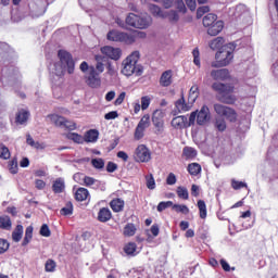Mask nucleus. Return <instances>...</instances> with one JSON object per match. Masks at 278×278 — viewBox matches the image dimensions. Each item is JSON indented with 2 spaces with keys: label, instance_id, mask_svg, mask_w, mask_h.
I'll use <instances>...</instances> for the list:
<instances>
[{
  "label": "nucleus",
  "instance_id": "nucleus-54",
  "mask_svg": "<svg viewBox=\"0 0 278 278\" xmlns=\"http://www.w3.org/2000/svg\"><path fill=\"white\" fill-rule=\"evenodd\" d=\"M168 207H173V201L160 202L156 210L157 212H164V210H168Z\"/></svg>",
  "mask_w": 278,
  "mask_h": 278
},
{
  "label": "nucleus",
  "instance_id": "nucleus-34",
  "mask_svg": "<svg viewBox=\"0 0 278 278\" xmlns=\"http://www.w3.org/2000/svg\"><path fill=\"white\" fill-rule=\"evenodd\" d=\"M22 239H23V225H17L12 232V240L13 242H21Z\"/></svg>",
  "mask_w": 278,
  "mask_h": 278
},
{
  "label": "nucleus",
  "instance_id": "nucleus-52",
  "mask_svg": "<svg viewBox=\"0 0 278 278\" xmlns=\"http://www.w3.org/2000/svg\"><path fill=\"white\" fill-rule=\"evenodd\" d=\"M91 164L93 168H97L98 170L105 167V161H103V159H92Z\"/></svg>",
  "mask_w": 278,
  "mask_h": 278
},
{
  "label": "nucleus",
  "instance_id": "nucleus-56",
  "mask_svg": "<svg viewBox=\"0 0 278 278\" xmlns=\"http://www.w3.org/2000/svg\"><path fill=\"white\" fill-rule=\"evenodd\" d=\"M144 128L137 126L135 129V140H142V138H144Z\"/></svg>",
  "mask_w": 278,
  "mask_h": 278
},
{
  "label": "nucleus",
  "instance_id": "nucleus-22",
  "mask_svg": "<svg viewBox=\"0 0 278 278\" xmlns=\"http://www.w3.org/2000/svg\"><path fill=\"white\" fill-rule=\"evenodd\" d=\"M112 219V211H110L108 207L100 208L98 213V220L100 223H108V220Z\"/></svg>",
  "mask_w": 278,
  "mask_h": 278
},
{
  "label": "nucleus",
  "instance_id": "nucleus-21",
  "mask_svg": "<svg viewBox=\"0 0 278 278\" xmlns=\"http://www.w3.org/2000/svg\"><path fill=\"white\" fill-rule=\"evenodd\" d=\"M66 188V185L64 182V178H56L53 181L52 190L54 194H62L64 192V189Z\"/></svg>",
  "mask_w": 278,
  "mask_h": 278
},
{
  "label": "nucleus",
  "instance_id": "nucleus-55",
  "mask_svg": "<svg viewBox=\"0 0 278 278\" xmlns=\"http://www.w3.org/2000/svg\"><path fill=\"white\" fill-rule=\"evenodd\" d=\"M192 55H193V63L195 64V66L201 68V59L199 58L200 55L199 48L193 49Z\"/></svg>",
  "mask_w": 278,
  "mask_h": 278
},
{
  "label": "nucleus",
  "instance_id": "nucleus-11",
  "mask_svg": "<svg viewBox=\"0 0 278 278\" xmlns=\"http://www.w3.org/2000/svg\"><path fill=\"white\" fill-rule=\"evenodd\" d=\"M101 53H103V55H105L110 60H114L115 62H117V60L123 55V50H121V48L104 46L101 48Z\"/></svg>",
  "mask_w": 278,
  "mask_h": 278
},
{
  "label": "nucleus",
  "instance_id": "nucleus-64",
  "mask_svg": "<svg viewBox=\"0 0 278 278\" xmlns=\"http://www.w3.org/2000/svg\"><path fill=\"white\" fill-rule=\"evenodd\" d=\"M118 169V165L114 162H109L106 165V172L108 173H114L115 170Z\"/></svg>",
  "mask_w": 278,
  "mask_h": 278
},
{
  "label": "nucleus",
  "instance_id": "nucleus-53",
  "mask_svg": "<svg viewBox=\"0 0 278 278\" xmlns=\"http://www.w3.org/2000/svg\"><path fill=\"white\" fill-rule=\"evenodd\" d=\"M149 105H151V97L143 96L141 97V110H149Z\"/></svg>",
  "mask_w": 278,
  "mask_h": 278
},
{
  "label": "nucleus",
  "instance_id": "nucleus-44",
  "mask_svg": "<svg viewBox=\"0 0 278 278\" xmlns=\"http://www.w3.org/2000/svg\"><path fill=\"white\" fill-rule=\"evenodd\" d=\"M9 170L12 175H16V173H18V160L16 157H13L10 162H9Z\"/></svg>",
  "mask_w": 278,
  "mask_h": 278
},
{
  "label": "nucleus",
  "instance_id": "nucleus-40",
  "mask_svg": "<svg viewBox=\"0 0 278 278\" xmlns=\"http://www.w3.org/2000/svg\"><path fill=\"white\" fill-rule=\"evenodd\" d=\"M188 173L191 174L193 177L201 174V165L199 163H191L188 165Z\"/></svg>",
  "mask_w": 278,
  "mask_h": 278
},
{
  "label": "nucleus",
  "instance_id": "nucleus-48",
  "mask_svg": "<svg viewBox=\"0 0 278 278\" xmlns=\"http://www.w3.org/2000/svg\"><path fill=\"white\" fill-rule=\"evenodd\" d=\"M11 155L10 149L5 144H0V159L10 160Z\"/></svg>",
  "mask_w": 278,
  "mask_h": 278
},
{
  "label": "nucleus",
  "instance_id": "nucleus-43",
  "mask_svg": "<svg viewBox=\"0 0 278 278\" xmlns=\"http://www.w3.org/2000/svg\"><path fill=\"white\" fill-rule=\"evenodd\" d=\"M172 207L178 214H190V208L186 204H173Z\"/></svg>",
  "mask_w": 278,
  "mask_h": 278
},
{
  "label": "nucleus",
  "instance_id": "nucleus-5",
  "mask_svg": "<svg viewBox=\"0 0 278 278\" xmlns=\"http://www.w3.org/2000/svg\"><path fill=\"white\" fill-rule=\"evenodd\" d=\"M153 23V18L148 14L129 13L126 16V25L134 27V29H149Z\"/></svg>",
  "mask_w": 278,
  "mask_h": 278
},
{
  "label": "nucleus",
  "instance_id": "nucleus-33",
  "mask_svg": "<svg viewBox=\"0 0 278 278\" xmlns=\"http://www.w3.org/2000/svg\"><path fill=\"white\" fill-rule=\"evenodd\" d=\"M31 238H34V227L28 226L25 230V237L22 242V247H27V244H29V242H31Z\"/></svg>",
  "mask_w": 278,
  "mask_h": 278
},
{
  "label": "nucleus",
  "instance_id": "nucleus-6",
  "mask_svg": "<svg viewBox=\"0 0 278 278\" xmlns=\"http://www.w3.org/2000/svg\"><path fill=\"white\" fill-rule=\"evenodd\" d=\"M58 58L60 64L66 68L68 75H73L75 73V60H73V54L66 50H59Z\"/></svg>",
  "mask_w": 278,
  "mask_h": 278
},
{
  "label": "nucleus",
  "instance_id": "nucleus-4",
  "mask_svg": "<svg viewBox=\"0 0 278 278\" xmlns=\"http://www.w3.org/2000/svg\"><path fill=\"white\" fill-rule=\"evenodd\" d=\"M212 88L218 93L217 99L220 101V103H226L227 105H233V103H236L237 98L233 94V86L214 83Z\"/></svg>",
  "mask_w": 278,
  "mask_h": 278
},
{
  "label": "nucleus",
  "instance_id": "nucleus-58",
  "mask_svg": "<svg viewBox=\"0 0 278 278\" xmlns=\"http://www.w3.org/2000/svg\"><path fill=\"white\" fill-rule=\"evenodd\" d=\"M40 236H43V238H49V236H51V230L49 229V226L47 224H43L41 226Z\"/></svg>",
  "mask_w": 278,
  "mask_h": 278
},
{
  "label": "nucleus",
  "instance_id": "nucleus-30",
  "mask_svg": "<svg viewBox=\"0 0 278 278\" xmlns=\"http://www.w3.org/2000/svg\"><path fill=\"white\" fill-rule=\"evenodd\" d=\"M217 18L218 16L216 14L208 13L203 17V25L210 28L212 25L218 22Z\"/></svg>",
  "mask_w": 278,
  "mask_h": 278
},
{
  "label": "nucleus",
  "instance_id": "nucleus-45",
  "mask_svg": "<svg viewBox=\"0 0 278 278\" xmlns=\"http://www.w3.org/2000/svg\"><path fill=\"white\" fill-rule=\"evenodd\" d=\"M182 155H185L187 160H192L197 155V151L194 150V148L185 147L182 150Z\"/></svg>",
  "mask_w": 278,
  "mask_h": 278
},
{
  "label": "nucleus",
  "instance_id": "nucleus-20",
  "mask_svg": "<svg viewBox=\"0 0 278 278\" xmlns=\"http://www.w3.org/2000/svg\"><path fill=\"white\" fill-rule=\"evenodd\" d=\"M147 38V33L140 30H134L132 33H128V42L129 45H134L137 40H144Z\"/></svg>",
  "mask_w": 278,
  "mask_h": 278
},
{
  "label": "nucleus",
  "instance_id": "nucleus-10",
  "mask_svg": "<svg viewBox=\"0 0 278 278\" xmlns=\"http://www.w3.org/2000/svg\"><path fill=\"white\" fill-rule=\"evenodd\" d=\"M50 121L54 123L56 127H65V129H70L71 131H73V129H77V126L74 122L65 119L63 116L58 114L50 115Z\"/></svg>",
  "mask_w": 278,
  "mask_h": 278
},
{
  "label": "nucleus",
  "instance_id": "nucleus-9",
  "mask_svg": "<svg viewBox=\"0 0 278 278\" xmlns=\"http://www.w3.org/2000/svg\"><path fill=\"white\" fill-rule=\"evenodd\" d=\"M134 159L137 162L147 163L151 161V151H149L148 147L144 144H140L135 150Z\"/></svg>",
  "mask_w": 278,
  "mask_h": 278
},
{
  "label": "nucleus",
  "instance_id": "nucleus-7",
  "mask_svg": "<svg viewBox=\"0 0 278 278\" xmlns=\"http://www.w3.org/2000/svg\"><path fill=\"white\" fill-rule=\"evenodd\" d=\"M106 39L111 42H123L124 45H129V33L112 29L108 33Z\"/></svg>",
  "mask_w": 278,
  "mask_h": 278
},
{
  "label": "nucleus",
  "instance_id": "nucleus-18",
  "mask_svg": "<svg viewBox=\"0 0 278 278\" xmlns=\"http://www.w3.org/2000/svg\"><path fill=\"white\" fill-rule=\"evenodd\" d=\"M225 23L223 21H217L210 26L207 34L208 36H218V34L223 31Z\"/></svg>",
  "mask_w": 278,
  "mask_h": 278
},
{
  "label": "nucleus",
  "instance_id": "nucleus-57",
  "mask_svg": "<svg viewBox=\"0 0 278 278\" xmlns=\"http://www.w3.org/2000/svg\"><path fill=\"white\" fill-rule=\"evenodd\" d=\"M207 12H210V7H207V5H203V7L198 8L197 18H202L203 14H207Z\"/></svg>",
  "mask_w": 278,
  "mask_h": 278
},
{
  "label": "nucleus",
  "instance_id": "nucleus-51",
  "mask_svg": "<svg viewBox=\"0 0 278 278\" xmlns=\"http://www.w3.org/2000/svg\"><path fill=\"white\" fill-rule=\"evenodd\" d=\"M10 250V242L8 240L0 238V255H3V253H8Z\"/></svg>",
  "mask_w": 278,
  "mask_h": 278
},
{
  "label": "nucleus",
  "instance_id": "nucleus-41",
  "mask_svg": "<svg viewBox=\"0 0 278 278\" xmlns=\"http://www.w3.org/2000/svg\"><path fill=\"white\" fill-rule=\"evenodd\" d=\"M136 225L134 224H127L124 227V236L131 238V236H136Z\"/></svg>",
  "mask_w": 278,
  "mask_h": 278
},
{
  "label": "nucleus",
  "instance_id": "nucleus-59",
  "mask_svg": "<svg viewBox=\"0 0 278 278\" xmlns=\"http://www.w3.org/2000/svg\"><path fill=\"white\" fill-rule=\"evenodd\" d=\"M231 186L233 190H240L242 188H247V182L238 181V180H232Z\"/></svg>",
  "mask_w": 278,
  "mask_h": 278
},
{
  "label": "nucleus",
  "instance_id": "nucleus-61",
  "mask_svg": "<svg viewBox=\"0 0 278 278\" xmlns=\"http://www.w3.org/2000/svg\"><path fill=\"white\" fill-rule=\"evenodd\" d=\"M166 184H167V186H175L177 184V176H175V174L170 173L167 176Z\"/></svg>",
  "mask_w": 278,
  "mask_h": 278
},
{
  "label": "nucleus",
  "instance_id": "nucleus-36",
  "mask_svg": "<svg viewBox=\"0 0 278 278\" xmlns=\"http://www.w3.org/2000/svg\"><path fill=\"white\" fill-rule=\"evenodd\" d=\"M27 118H29V112L22 110L18 111L16 114V123L20 125H24V123H27Z\"/></svg>",
  "mask_w": 278,
  "mask_h": 278
},
{
  "label": "nucleus",
  "instance_id": "nucleus-23",
  "mask_svg": "<svg viewBox=\"0 0 278 278\" xmlns=\"http://www.w3.org/2000/svg\"><path fill=\"white\" fill-rule=\"evenodd\" d=\"M94 60L97 62L94 71L98 73V75H101V73H103V71H105V56L102 55H96Z\"/></svg>",
  "mask_w": 278,
  "mask_h": 278
},
{
  "label": "nucleus",
  "instance_id": "nucleus-50",
  "mask_svg": "<svg viewBox=\"0 0 278 278\" xmlns=\"http://www.w3.org/2000/svg\"><path fill=\"white\" fill-rule=\"evenodd\" d=\"M58 265L55 264V261L53 260H48L45 264V270L46 273H55V267Z\"/></svg>",
  "mask_w": 278,
  "mask_h": 278
},
{
  "label": "nucleus",
  "instance_id": "nucleus-27",
  "mask_svg": "<svg viewBox=\"0 0 278 278\" xmlns=\"http://www.w3.org/2000/svg\"><path fill=\"white\" fill-rule=\"evenodd\" d=\"M85 142H97L99 140V130H88L84 137Z\"/></svg>",
  "mask_w": 278,
  "mask_h": 278
},
{
  "label": "nucleus",
  "instance_id": "nucleus-35",
  "mask_svg": "<svg viewBox=\"0 0 278 278\" xmlns=\"http://www.w3.org/2000/svg\"><path fill=\"white\" fill-rule=\"evenodd\" d=\"M0 229H5L7 231L12 229V219L9 216L0 217Z\"/></svg>",
  "mask_w": 278,
  "mask_h": 278
},
{
  "label": "nucleus",
  "instance_id": "nucleus-25",
  "mask_svg": "<svg viewBox=\"0 0 278 278\" xmlns=\"http://www.w3.org/2000/svg\"><path fill=\"white\" fill-rule=\"evenodd\" d=\"M110 205L113 212H123L125 210V201L119 198L112 200Z\"/></svg>",
  "mask_w": 278,
  "mask_h": 278
},
{
  "label": "nucleus",
  "instance_id": "nucleus-62",
  "mask_svg": "<svg viewBox=\"0 0 278 278\" xmlns=\"http://www.w3.org/2000/svg\"><path fill=\"white\" fill-rule=\"evenodd\" d=\"M166 16H168L169 21H179V13L175 10H172L168 13H166Z\"/></svg>",
  "mask_w": 278,
  "mask_h": 278
},
{
  "label": "nucleus",
  "instance_id": "nucleus-12",
  "mask_svg": "<svg viewBox=\"0 0 278 278\" xmlns=\"http://www.w3.org/2000/svg\"><path fill=\"white\" fill-rule=\"evenodd\" d=\"M162 5L165 10H170V8H176L178 12L186 14L187 9L184 0H162Z\"/></svg>",
  "mask_w": 278,
  "mask_h": 278
},
{
  "label": "nucleus",
  "instance_id": "nucleus-39",
  "mask_svg": "<svg viewBox=\"0 0 278 278\" xmlns=\"http://www.w3.org/2000/svg\"><path fill=\"white\" fill-rule=\"evenodd\" d=\"M66 138L68 140H73V142H76V144H84L85 139L81 137V135L76 134V132H68L66 135Z\"/></svg>",
  "mask_w": 278,
  "mask_h": 278
},
{
  "label": "nucleus",
  "instance_id": "nucleus-19",
  "mask_svg": "<svg viewBox=\"0 0 278 278\" xmlns=\"http://www.w3.org/2000/svg\"><path fill=\"white\" fill-rule=\"evenodd\" d=\"M187 123H188V117L184 115L176 116L172 119V127H174V129H184Z\"/></svg>",
  "mask_w": 278,
  "mask_h": 278
},
{
  "label": "nucleus",
  "instance_id": "nucleus-15",
  "mask_svg": "<svg viewBox=\"0 0 278 278\" xmlns=\"http://www.w3.org/2000/svg\"><path fill=\"white\" fill-rule=\"evenodd\" d=\"M210 108H207V105H203L200 112L198 113L197 123L199 125H205L210 121Z\"/></svg>",
  "mask_w": 278,
  "mask_h": 278
},
{
  "label": "nucleus",
  "instance_id": "nucleus-26",
  "mask_svg": "<svg viewBox=\"0 0 278 278\" xmlns=\"http://www.w3.org/2000/svg\"><path fill=\"white\" fill-rule=\"evenodd\" d=\"M88 197H90V191L84 187L78 188L75 192L76 201H86Z\"/></svg>",
  "mask_w": 278,
  "mask_h": 278
},
{
  "label": "nucleus",
  "instance_id": "nucleus-17",
  "mask_svg": "<svg viewBox=\"0 0 278 278\" xmlns=\"http://www.w3.org/2000/svg\"><path fill=\"white\" fill-rule=\"evenodd\" d=\"M173 84V71L167 70L162 73L160 77V86L163 88H168Z\"/></svg>",
  "mask_w": 278,
  "mask_h": 278
},
{
  "label": "nucleus",
  "instance_id": "nucleus-47",
  "mask_svg": "<svg viewBox=\"0 0 278 278\" xmlns=\"http://www.w3.org/2000/svg\"><path fill=\"white\" fill-rule=\"evenodd\" d=\"M60 214L62 216H72L73 214V202H67L63 208H61Z\"/></svg>",
  "mask_w": 278,
  "mask_h": 278
},
{
  "label": "nucleus",
  "instance_id": "nucleus-37",
  "mask_svg": "<svg viewBox=\"0 0 278 278\" xmlns=\"http://www.w3.org/2000/svg\"><path fill=\"white\" fill-rule=\"evenodd\" d=\"M198 208H199V213H200V218H202V219L207 218V205L205 204V201L199 200Z\"/></svg>",
  "mask_w": 278,
  "mask_h": 278
},
{
  "label": "nucleus",
  "instance_id": "nucleus-42",
  "mask_svg": "<svg viewBox=\"0 0 278 278\" xmlns=\"http://www.w3.org/2000/svg\"><path fill=\"white\" fill-rule=\"evenodd\" d=\"M178 198L188 201L190 199V193L188 192V188L186 187H178L176 190Z\"/></svg>",
  "mask_w": 278,
  "mask_h": 278
},
{
  "label": "nucleus",
  "instance_id": "nucleus-8",
  "mask_svg": "<svg viewBox=\"0 0 278 278\" xmlns=\"http://www.w3.org/2000/svg\"><path fill=\"white\" fill-rule=\"evenodd\" d=\"M85 80L89 88H99L101 86V77H99L94 66H90L89 72L85 75Z\"/></svg>",
  "mask_w": 278,
  "mask_h": 278
},
{
  "label": "nucleus",
  "instance_id": "nucleus-13",
  "mask_svg": "<svg viewBox=\"0 0 278 278\" xmlns=\"http://www.w3.org/2000/svg\"><path fill=\"white\" fill-rule=\"evenodd\" d=\"M175 109L178 114H184V112H190V110H192V104H190L189 100L188 103H186V99L182 94L181 98L175 102Z\"/></svg>",
  "mask_w": 278,
  "mask_h": 278
},
{
  "label": "nucleus",
  "instance_id": "nucleus-14",
  "mask_svg": "<svg viewBox=\"0 0 278 278\" xmlns=\"http://www.w3.org/2000/svg\"><path fill=\"white\" fill-rule=\"evenodd\" d=\"M83 185L87 188H92L93 190H103V182L101 180L94 179L93 177L83 176Z\"/></svg>",
  "mask_w": 278,
  "mask_h": 278
},
{
  "label": "nucleus",
  "instance_id": "nucleus-63",
  "mask_svg": "<svg viewBox=\"0 0 278 278\" xmlns=\"http://www.w3.org/2000/svg\"><path fill=\"white\" fill-rule=\"evenodd\" d=\"M125 97H127V93L123 91L119 93V96L116 98L114 105H123V101H125Z\"/></svg>",
  "mask_w": 278,
  "mask_h": 278
},
{
  "label": "nucleus",
  "instance_id": "nucleus-49",
  "mask_svg": "<svg viewBox=\"0 0 278 278\" xmlns=\"http://www.w3.org/2000/svg\"><path fill=\"white\" fill-rule=\"evenodd\" d=\"M146 186L149 190H155V178L153 174L146 176Z\"/></svg>",
  "mask_w": 278,
  "mask_h": 278
},
{
  "label": "nucleus",
  "instance_id": "nucleus-16",
  "mask_svg": "<svg viewBox=\"0 0 278 278\" xmlns=\"http://www.w3.org/2000/svg\"><path fill=\"white\" fill-rule=\"evenodd\" d=\"M211 77L216 81H225L226 79H229V70L227 68L213 70L211 72Z\"/></svg>",
  "mask_w": 278,
  "mask_h": 278
},
{
  "label": "nucleus",
  "instance_id": "nucleus-31",
  "mask_svg": "<svg viewBox=\"0 0 278 278\" xmlns=\"http://www.w3.org/2000/svg\"><path fill=\"white\" fill-rule=\"evenodd\" d=\"M150 12L156 18H166V13L162 12V8L155 4H150Z\"/></svg>",
  "mask_w": 278,
  "mask_h": 278
},
{
  "label": "nucleus",
  "instance_id": "nucleus-28",
  "mask_svg": "<svg viewBox=\"0 0 278 278\" xmlns=\"http://www.w3.org/2000/svg\"><path fill=\"white\" fill-rule=\"evenodd\" d=\"M225 47V38L216 37L210 42V49L216 51L217 49H223Z\"/></svg>",
  "mask_w": 278,
  "mask_h": 278
},
{
  "label": "nucleus",
  "instance_id": "nucleus-38",
  "mask_svg": "<svg viewBox=\"0 0 278 278\" xmlns=\"http://www.w3.org/2000/svg\"><path fill=\"white\" fill-rule=\"evenodd\" d=\"M137 127H141L142 129H149V127H151V116H149V114L143 115L139 121Z\"/></svg>",
  "mask_w": 278,
  "mask_h": 278
},
{
  "label": "nucleus",
  "instance_id": "nucleus-29",
  "mask_svg": "<svg viewBox=\"0 0 278 278\" xmlns=\"http://www.w3.org/2000/svg\"><path fill=\"white\" fill-rule=\"evenodd\" d=\"M152 123H153L154 127L156 128V130L159 131V134H161V131H163V129H164V119H162V117L157 116V112H155L153 114Z\"/></svg>",
  "mask_w": 278,
  "mask_h": 278
},
{
  "label": "nucleus",
  "instance_id": "nucleus-2",
  "mask_svg": "<svg viewBox=\"0 0 278 278\" xmlns=\"http://www.w3.org/2000/svg\"><path fill=\"white\" fill-rule=\"evenodd\" d=\"M236 42L225 45L220 51L215 54V62L211 63L213 68H220L223 66H229L233 60V51H236Z\"/></svg>",
  "mask_w": 278,
  "mask_h": 278
},
{
  "label": "nucleus",
  "instance_id": "nucleus-3",
  "mask_svg": "<svg viewBox=\"0 0 278 278\" xmlns=\"http://www.w3.org/2000/svg\"><path fill=\"white\" fill-rule=\"evenodd\" d=\"M138 60H140L139 51H134L129 54L122 63V74L126 77H131L134 74L140 77L142 75V66L138 65Z\"/></svg>",
  "mask_w": 278,
  "mask_h": 278
},
{
  "label": "nucleus",
  "instance_id": "nucleus-1",
  "mask_svg": "<svg viewBox=\"0 0 278 278\" xmlns=\"http://www.w3.org/2000/svg\"><path fill=\"white\" fill-rule=\"evenodd\" d=\"M213 108L214 112L217 114V117H215V127L218 131H225V129H227V122H225V118L230 123H236V121H238V113L232 108L220 103H215Z\"/></svg>",
  "mask_w": 278,
  "mask_h": 278
},
{
  "label": "nucleus",
  "instance_id": "nucleus-46",
  "mask_svg": "<svg viewBox=\"0 0 278 278\" xmlns=\"http://www.w3.org/2000/svg\"><path fill=\"white\" fill-rule=\"evenodd\" d=\"M136 249L138 245L135 242H129L125 245L124 251L126 255H136Z\"/></svg>",
  "mask_w": 278,
  "mask_h": 278
},
{
  "label": "nucleus",
  "instance_id": "nucleus-32",
  "mask_svg": "<svg viewBox=\"0 0 278 278\" xmlns=\"http://www.w3.org/2000/svg\"><path fill=\"white\" fill-rule=\"evenodd\" d=\"M64 71H66V67L63 66L60 63H54L53 67L51 70L52 75H55L56 77H64Z\"/></svg>",
  "mask_w": 278,
  "mask_h": 278
},
{
  "label": "nucleus",
  "instance_id": "nucleus-24",
  "mask_svg": "<svg viewBox=\"0 0 278 278\" xmlns=\"http://www.w3.org/2000/svg\"><path fill=\"white\" fill-rule=\"evenodd\" d=\"M197 99H199V86L193 85L189 90V97H188V101L190 105H194V103L197 102Z\"/></svg>",
  "mask_w": 278,
  "mask_h": 278
},
{
  "label": "nucleus",
  "instance_id": "nucleus-60",
  "mask_svg": "<svg viewBox=\"0 0 278 278\" xmlns=\"http://www.w3.org/2000/svg\"><path fill=\"white\" fill-rule=\"evenodd\" d=\"M105 121H114L118 118V112L117 111H111L104 115Z\"/></svg>",
  "mask_w": 278,
  "mask_h": 278
}]
</instances>
